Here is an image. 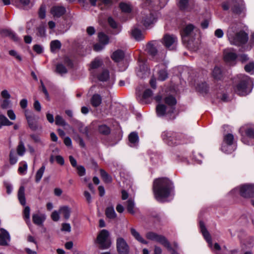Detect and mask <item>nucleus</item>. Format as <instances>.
<instances>
[{
  "instance_id": "nucleus-36",
  "label": "nucleus",
  "mask_w": 254,
  "mask_h": 254,
  "mask_svg": "<svg viewBox=\"0 0 254 254\" xmlns=\"http://www.w3.org/2000/svg\"><path fill=\"white\" fill-rule=\"evenodd\" d=\"M62 46L61 43L58 40L52 41L50 43L51 51L53 53L56 52L57 50L61 49Z\"/></svg>"
},
{
  "instance_id": "nucleus-24",
  "label": "nucleus",
  "mask_w": 254,
  "mask_h": 254,
  "mask_svg": "<svg viewBox=\"0 0 254 254\" xmlns=\"http://www.w3.org/2000/svg\"><path fill=\"white\" fill-rule=\"evenodd\" d=\"M152 94L153 93L152 90L150 89H147L144 91L142 96H141L138 92H137L136 98L139 103L141 104L146 103V100L150 97L152 95Z\"/></svg>"
},
{
  "instance_id": "nucleus-6",
  "label": "nucleus",
  "mask_w": 254,
  "mask_h": 254,
  "mask_svg": "<svg viewBox=\"0 0 254 254\" xmlns=\"http://www.w3.org/2000/svg\"><path fill=\"white\" fill-rule=\"evenodd\" d=\"M224 10H227L231 8L233 13L245 16L246 8L243 0H232L231 1L224 2L222 4Z\"/></svg>"
},
{
  "instance_id": "nucleus-49",
  "label": "nucleus",
  "mask_w": 254,
  "mask_h": 254,
  "mask_svg": "<svg viewBox=\"0 0 254 254\" xmlns=\"http://www.w3.org/2000/svg\"><path fill=\"white\" fill-rule=\"evenodd\" d=\"M0 107L2 109H7L12 107V103L10 99H5L1 101Z\"/></svg>"
},
{
  "instance_id": "nucleus-7",
  "label": "nucleus",
  "mask_w": 254,
  "mask_h": 254,
  "mask_svg": "<svg viewBox=\"0 0 254 254\" xmlns=\"http://www.w3.org/2000/svg\"><path fill=\"white\" fill-rule=\"evenodd\" d=\"M161 137L165 143L170 146L184 143V135L172 131H164L162 133Z\"/></svg>"
},
{
  "instance_id": "nucleus-27",
  "label": "nucleus",
  "mask_w": 254,
  "mask_h": 254,
  "mask_svg": "<svg viewBox=\"0 0 254 254\" xmlns=\"http://www.w3.org/2000/svg\"><path fill=\"white\" fill-rule=\"evenodd\" d=\"M108 23L110 26L113 28L114 30L113 34H118L121 31V26L114 20V19L110 17L108 19Z\"/></svg>"
},
{
  "instance_id": "nucleus-38",
  "label": "nucleus",
  "mask_w": 254,
  "mask_h": 254,
  "mask_svg": "<svg viewBox=\"0 0 254 254\" xmlns=\"http://www.w3.org/2000/svg\"><path fill=\"white\" fill-rule=\"evenodd\" d=\"M119 6L122 11L124 13H129L131 12L132 7L130 3L121 2Z\"/></svg>"
},
{
  "instance_id": "nucleus-63",
  "label": "nucleus",
  "mask_w": 254,
  "mask_h": 254,
  "mask_svg": "<svg viewBox=\"0 0 254 254\" xmlns=\"http://www.w3.org/2000/svg\"><path fill=\"white\" fill-rule=\"evenodd\" d=\"M105 45L101 43L100 42L99 43H97L94 46V50L96 52H99L102 50L105 47Z\"/></svg>"
},
{
  "instance_id": "nucleus-43",
  "label": "nucleus",
  "mask_w": 254,
  "mask_h": 254,
  "mask_svg": "<svg viewBox=\"0 0 254 254\" xmlns=\"http://www.w3.org/2000/svg\"><path fill=\"white\" fill-rule=\"evenodd\" d=\"M45 165H43L42 167L37 171L36 172V175H35V181L37 183H38L40 182V181L41 180L43 174L45 170Z\"/></svg>"
},
{
  "instance_id": "nucleus-34",
  "label": "nucleus",
  "mask_w": 254,
  "mask_h": 254,
  "mask_svg": "<svg viewBox=\"0 0 254 254\" xmlns=\"http://www.w3.org/2000/svg\"><path fill=\"white\" fill-rule=\"evenodd\" d=\"M90 101L92 106L97 107L101 104L102 102V98L100 95L94 94L92 97Z\"/></svg>"
},
{
  "instance_id": "nucleus-12",
  "label": "nucleus",
  "mask_w": 254,
  "mask_h": 254,
  "mask_svg": "<svg viewBox=\"0 0 254 254\" xmlns=\"http://www.w3.org/2000/svg\"><path fill=\"white\" fill-rule=\"evenodd\" d=\"M163 44L169 50H176L178 44V40L174 35L166 34L163 39Z\"/></svg>"
},
{
  "instance_id": "nucleus-42",
  "label": "nucleus",
  "mask_w": 254,
  "mask_h": 254,
  "mask_svg": "<svg viewBox=\"0 0 254 254\" xmlns=\"http://www.w3.org/2000/svg\"><path fill=\"white\" fill-rule=\"evenodd\" d=\"M3 34L4 35L9 37L11 39H12L14 41H18L19 40V38L16 35V34L10 30H4L3 31Z\"/></svg>"
},
{
  "instance_id": "nucleus-17",
  "label": "nucleus",
  "mask_w": 254,
  "mask_h": 254,
  "mask_svg": "<svg viewBox=\"0 0 254 254\" xmlns=\"http://www.w3.org/2000/svg\"><path fill=\"white\" fill-rule=\"evenodd\" d=\"M11 240L9 232L3 228H0V246H7Z\"/></svg>"
},
{
  "instance_id": "nucleus-10",
  "label": "nucleus",
  "mask_w": 254,
  "mask_h": 254,
  "mask_svg": "<svg viewBox=\"0 0 254 254\" xmlns=\"http://www.w3.org/2000/svg\"><path fill=\"white\" fill-rule=\"evenodd\" d=\"M109 234L107 230L103 229L98 234L96 243L99 245L101 249H107L111 245V242L109 239Z\"/></svg>"
},
{
  "instance_id": "nucleus-14",
  "label": "nucleus",
  "mask_w": 254,
  "mask_h": 254,
  "mask_svg": "<svg viewBox=\"0 0 254 254\" xmlns=\"http://www.w3.org/2000/svg\"><path fill=\"white\" fill-rule=\"evenodd\" d=\"M138 22H140L146 27H149L156 21V17L151 12L145 14L141 13V15L137 18Z\"/></svg>"
},
{
  "instance_id": "nucleus-54",
  "label": "nucleus",
  "mask_w": 254,
  "mask_h": 254,
  "mask_svg": "<svg viewBox=\"0 0 254 254\" xmlns=\"http://www.w3.org/2000/svg\"><path fill=\"white\" fill-rule=\"evenodd\" d=\"M56 71L61 75H63L67 73V70L63 64H59L56 66Z\"/></svg>"
},
{
  "instance_id": "nucleus-28",
  "label": "nucleus",
  "mask_w": 254,
  "mask_h": 254,
  "mask_svg": "<svg viewBox=\"0 0 254 254\" xmlns=\"http://www.w3.org/2000/svg\"><path fill=\"white\" fill-rule=\"evenodd\" d=\"M126 208L127 211L131 214H134L135 213V207L134 200L132 198H129L126 202Z\"/></svg>"
},
{
  "instance_id": "nucleus-23",
  "label": "nucleus",
  "mask_w": 254,
  "mask_h": 254,
  "mask_svg": "<svg viewBox=\"0 0 254 254\" xmlns=\"http://www.w3.org/2000/svg\"><path fill=\"white\" fill-rule=\"evenodd\" d=\"M139 137L136 132H132L128 135V145L131 147L136 148L138 146Z\"/></svg>"
},
{
  "instance_id": "nucleus-3",
  "label": "nucleus",
  "mask_w": 254,
  "mask_h": 254,
  "mask_svg": "<svg viewBox=\"0 0 254 254\" xmlns=\"http://www.w3.org/2000/svg\"><path fill=\"white\" fill-rule=\"evenodd\" d=\"M241 28V23L233 22L229 27L227 36L230 43L236 46H240L246 43L248 40V34L243 31L238 32Z\"/></svg>"
},
{
  "instance_id": "nucleus-13",
  "label": "nucleus",
  "mask_w": 254,
  "mask_h": 254,
  "mask_svg": "<svg viewBox=\"0 0 254 254\" xmlns=\"http://www.w3.org/2000/svg\"><path fill=\"white\" fill-rule=\"evenodd\" d=\"M93 75L96 76L97 79L101 82L109 81L108 83V86L109 87H111L115 82V79L110 78V73L108 69H103L102 70L99 71L98 73H95Z\"/></svg>"
},
{
  "instance_id": "nucleus-46",
  "label": "nucleus",
  "mask_w": 254,
  "mask_h": 254,
  "mask_svg": "<svg viewBox=\"0 0 254 254\" xmlns=\"http://www.w3.org/2000/svg\"><path fill=\"white\" fill-rule=\"evenodd\" d=\"M27 170V164L25 161L21 162L18 169L19 173L21 175H25Z\"/></svg>"
},
{
  "instance_id": "nucleus-16",
  "label": "nucleus",
  "mask_w": 254,
  "mask_h": 254,
  "mask_svg": "<svg viewBox=\"0 0 254 254\" xmlns=\"http://www.w3.org/2000/svg\"><path fill=\"white\" fill-rule=\"evenodd\" d=\"M117 249L119 254H128L129 248L126 241L122 238L117 240Z\"/></svg>"
},
{
  "instance_id": "nucleus-47",
  "label": "nucleus",
  "mask_w": 254,
  "mask_h": 254,
  "mask_svg": "<svg viewBox=\"0 0 254 254\" xmlns=\"http://www.w3.org/2000/svg\"><path fill=\"white\" fill-rule=\"evenodd\" d=\"M98 38L99 42L102 44H104V45H106L109 43V39L108 36L103 32L99 33Z\"/></svg>"
},
{
  "instance_id": "nucleus-33",
  "label": "nucleus",
  "mask_w": 254,
  "mask_h": 254,
  "mask_svg": "<svg viewBox=\"0 0 254 254\" xmlns=\"http://www.w3.org/2000/svg\"><path fill=\"white\" fill-rule=\"evenodd\" d=\"M160 66L156 67V68H158V80L160 81H164L168 78V73L166 68H163L159 69Z\"/></svg>"
},
{
  "instance_id": "nucleus-61",
  "label": "nucleus",
  "mask_w": 254,
  "mask_h": 254,
  "mask_svg": "<svg viewBox=\"0 0 254 254\" xmlns=\"http://www.w3.org/2000/svg\"><path fill=\"white\" fill-rule=\"evenodd\" d=\"M229 145L228 144H222V146H221V150L225 153H227V154L231 153L235 150H230L229 149L230 148H229Z\"/></svg>"
},
{
  "instance_id": "nucleus-45",
  "label": "nucleus",
  "mask_w": 254,
  "mask_h": 254,
  "mask_svg": "<svg viewBox=\"0 0 254 254\" xmlns=\"http://www.w3.org/2000/svg\"><path fill=\"white\" fill-rule=\"evenodd\" d=\"M30 137L33 140L34 142L41 146H44V143L41 139L39 135L35 133L31 134Z\"/></svg>"
},
{
  "instance_id": "nucleus-56",
  "label": "nucleus",
  "mask_w": 254,
  "mask_h": 254,
  "mask_svg": "<svg viewBox=\"0 0 254 254\" xmlns=\"http://www.w3.org/2000/svg\"><path fill=\"white\" fill-rule=\"evenodd\" d=\"M245 70L246 72L253 74L254 73V63L250 62L245 66Z\"/></svg>"
},
{
  "instance_id": "nucleus-4",
  "label": "nucleus",
  "mask_w": 254,
  "mask_h": 254,
  "mask_svg": "<svg viewBox=\"0 0 254 254\" xmlns=\"http://www.w3.org/2000/svg\"><path fill=\"white\" fill-rule=\"evenodd\" d=\"M236 80L238 83L234 88L235 92L240 96H246L251 92L253 81L248 76L240 74L237 75Z\"/></svg>"
},
{
  "instance_id": "nucleus-20",
  "label": "nucleus",
  "mask_w": 254,
  "mask_h": 254,
  "mask_svg": "<svg viewBox=\"0 0 254 254\" xmlns=\"http://www.w3.org/2000/svg\"><path fill=\"white\" fill-rule=\"evenodd\" d=\"M66 12L65 8L63 6L55 5L51 7L50 13L54 17L59 18L63 16Z\"/></svg>"
},
{
  "instance_id": "nucleus-37",
  "label": "nucleus",
  "mask_w": 254,
  "mask_h": 254,
  "mask_svg": "<svg viewBox=\"0 0 254 254\" xmlns=\"http://www.w3.org/2000/svg\"><path fill=\"white\" fill-rule=\"evenodd\" d=\"M131 35L136 41H140L143 39L141 31L137 28H134L132 30Z\"/></svg>"
},
{
  "instance_id": "nucleus-48",
  "label": "nucleus",
  "mask_w": 254,
  "mask_h": 254,
  "mask_svg": "<svg viewBox=\"0 0 254 254\" xmlns=\"http://www.w3.org/2000/svg\"><path fill=\"white\" fill-rule=\"evenodd\" d=\"M212 75L214 78L220 79L222 76L221 68L218 67H215L212 71Z\"/></svg>"
},
{
  "instance_id": "nucleus-53",
  "label": "nucleus",
  "mask_w": 254,
  "mask_h": 254,
  "mask_svg": "<svg viewBox=\"0 0 254 254\" xmlns=\"http://www.w3.org/2000/svg\"><path fill=\"white\" fill-rule=\"evenodd\" d=\"M55 123L57 126H65L67 125L65 120L60 115H57L55 118Z\"/></svg>"
},
{
  "instance_id": "nucleus-8",
  "label": "nucleus",
  "mask_w": 254,
  "mask_h": 254,
  "mask_svg": "<svg viewBox=\"0 0 254 254\" xmlns=\"http://www.w3.org/2000/svg\"><path fill=\"white\" fill-rule=\"evenodd\" d=\"M146 237L149 240L159 243L165 247H166L167 250L171 253L172 254H178L171 247L170 243L164 236L158 235L157 234L154 232H149L146 233Z\"/></svg>"
},
{
  "instance_id": "nucleus-35",
  "label": "nucleus",
  "mask_w": 254,
  "mask_h": 254,
  "mask_svg": "<svg viewBox=\"0 0 254 254\" xmlns=\"http://www.w3.org/2000/svg\"><path fill=\"white\" fill-rule=\"evenodd\" d=\"M146 51L147 52L152 56V57H154L157 54V49L154 44L152 43H149L146 47Z\"/></svg>"
},
{
  "instance_id": "nucleus-5",
  "label": "nucleus",
  "mask_w": 254,
  "mask_h": 254,
  "mask_svg": "<svg viewBox=\"0 0 254 254\" xmlns=\"http://www.w3.org/2000/svg\"><path fill=\"white\" fill-rule=\"evenodd\" d=\"M232 197L240 195L245 198L254 197V184H244L232 190L229 193Z\"/></svg>"
},
{
  "instance_id": "nucleus-9",
  "label": "nucleus",
  "mask_w": 254,
  "mask_h": 254,
  "mask_svg": "<svg viewBox=\"0 0 254 254\" xmlns=\"http://www.w3.org/2000/svg\"><path fill=\"white\" fill-rule=\"evenodd\" d=\"M223 58L227 64L234 66L237 64L238 55L234 49L227 48L223 50Z\"/></svg>"
},
{
  "instance_id": "nucleus-41",
  "label": "nucleus",
  "mask_w": 254,
  "mask_h": 254,
  "mask_svg": "<svg viewBox=\"0 0 254 254\" xmlns=\"http://www.w3.org/2000/svg\"><path fill=\"white\" fill-rule=\"evenodd\" d=\"M13 125V123L3 115L0 114V128L3 126H10Z\"/></svg>"
},
{
  "instance_id": "nucleus-51",
  "label": "nucleus",
  "mask_w": 254,
  "mask_h": 254,
  "mask_svg": "<svg viewBox=\"0 0 254 254\" xmlns=\"http://www.w3.org/2000/svg\"><path fill=\"white\" fill-rule=\"evenodd\" d=\"M30 209L29 206H26L23 211V217L27 224L30 223Z\"/></svg>"
},
{
  "instance_id": "nucleus-29",
  "label": "nucleus",
  "mask_w": 254,
  "mask_h": 254,
  "mask_svg": "<svg viewBox=\"0 0 254 254\" xmlns=\"http://www.w3.org/2000/svg\"><path fill=\"white\" fill-rule=\"evenodd\" d=\"M124 56L125 53L123 51L118 50L113 53L111 58L115 62H120L124 59Z\"/></svg>"
},
{
  "instance_id": "nucleus-11",
  "label": "nucleus",
  "mask_w": 254,
  "mask_h": 254,
  "mask_svg": "<svg viewBox=\"0 0 254 254\" xmlns=\"http://www.w3.org/2000/svg\"><path fill=\"white\" fill-rule=\"evenodd\" d=\"M199 228L200 229V231L204 238L207 242L209 247L214 250L220 251L221 249V247L218 243H215L213 247H212L211 237L209 232L207 230L206 228H205L203 222L202 221H199Z\"/></svg>"
},
{
  "instance_id": "nucleus-40",
  "label": "nucleus",
  "mask_w": 254,
  "mask_h": 254,
  "mask_svg": "<svg viewBox=\"0 0 254 254\" xmlns=\"http://www.w3.org/2000/svg\"><path fill=\"white\" fill-rule=\"evenodd\" d=\"M16 151L17 154L20 156H23L24 155L26 152V148L24 143L22 140L19 141L16 148Z\"/></svg>"
},
{
  "instance_id": "nucleus-58",
  "label": "nucleus",
  "mask_w": 254,
  "mask_h": 254,
  "mask_svg": "<svg viewBox=\"0 0 254 254\" xmlns=\"http://www.w3.org/2000/svg\"><path fill=\"white\" fill-rule=\"evenodd\" d=\"M3 185L6 188L7 193L10 194L12 192L13 190L12 185L7 181L3 182Z\"/></svg>"
},
{
  "instance_id": "nucleus-55",
  "label": "nucleus",
  "mask_w": 254,
  "mask_h": 254,
  "mask_svg": "<svg viewBox=\"0 0 254 254\" xmlns=\"http://www.w3.org/2000/svg\"><path fill=\"white\" fill-rule=\"evenodd\" d=\"M99 131L103 134L107 135L110 132V128L105 125H101L98 128Z\"/></svg>"
},
{
  "instance_id": "nucleus-15",
  "label": "nucleus",
  "mask_w": 254,
  "mask_h": 254,
  "mask_svg": "<svg viewBox=\"0 0 254 254\" xmlns=\"http://www.w3.org/2000/svg\"><path fill=\"white\" fill-rule=\"evenodd\" d=\"M194 28L193 25L188 24L183 29L181 33L183 42L189 43L190 40H192Z\"/></svg>"
},
{
  "instance_id": "nucleus-18",
  "label": "nucleus",
  "mask_w": 254,
  "mask_h": 254,
  "mask_svg": "<svg viewBox=\"0 0 254 254\" xmlns=\"http://www.w3.org/2000/svg\"><path fill=\"white\" fill-rule=\"evenodd\" d=\"M25 117L28 124V126L33 131L37 130L39 128L41 129V127H39L37 124V121H36L34 115L31 113H25Z\"/></svg>"
},
{
  "instance_id": "nucleus-19",
  "label": "nucleus",
  "mask_w": 254,
  "mask_h": 254,
  "mask_svg": "<svg viewBox=\"0 0 254 254\" xmlns=\"http://www.w3.org/2000/svg\"><path fill=\"white\" fill-rule=\"evenodd\" d=\"M194 0H180L179 6L184 11H190L194 7Z\"/></svg>"
},
{
  "instance_id": "nucleus-62",
  "label": "nucleus",
  "mask_w": 254,
  "mask_h": 254,
  "mask_svg": "<svg viewBox=\"0 0 254 254\" xmlns=\"http://www.w3.org/2000/svg\"><path fill=\"white\" fill-rule=\"evenodd\" d=\"M76 169L77 171V173L79 176L81 177L85 175L86 170L85 168L83 166L80 165L77 166Z\"/></svg>"
},
{
  "instance_id": "nucleus-21",
  "label": "nucleus",
  "mask_w": 254,
  "mask_h": 254,
  "mask_svg": "<svg viewBox=\"0 0 254 254\" xmlns=\"http://www.w3.org/2000/svg\"><path fill=\"white\" fill-rule=\"evenodd\" d=\"M46 219V214L40 213L39 211L32 214V221L38 226H42Z\"/></svg>"
},
{
  "instance_id": "nucleus-22",
  "label": "nucleus",
  "mask_w": 254,
  "mask_h": 254,
  "mask_svg": "<svg viewBox=\"0 0 254 254\" xmlns=\"http://www.w3.org/2000/svg\"><path fill=\"white\" fill-rule=\"evenodd\" d=\"M139 68L137 70V75L141 78L145 77L148 73V67L143 61L139 60L138 61Z\"/></svg>"
},
{
  "instance_id": "nucleus-1",
  "label": "nucleus",
  "mask_w": 254,
  "mask_h": 254,
  "mask_svg": "<svg viewBox=\"0 0 254 254\" xmlns=\"http://www.w3.org/2000/svg\"><path fill=\"white\" fill-rule=\"evenodd\" d=\"M153 190L154 197L160 202L172 199L174 195V186L171 180L167 178L156 179L153 181Z\"/></svg>"
},
{
  "instance_id": "nucleus-57",
  "label": "nucleus",
  "mask_w": 254,
  "mask_h": 254,
  "mask_svg": "<svg viewBox=\"0 0 254 254\" xmlns=\"http://www.w3.org/2000/svg\"><path fill=\"white\" fill-rule=\"evenodd\" d=\"M39 16L41 19H44L46 17V6L42 5L39 10Z\"/></svg>"
},
{
  "instance_id": "nucleus-39",
  "label": "nucleus",
  "mask_w": 254,
  "mask_h": 254,
  "mask_svg": "<svg viewBox=\"0 0 254 254\" xmlns=\"http://www.w3.org/2000/svg\"><path fill=\"white\" fill-rule=\"evenodd\" d=\"M105 214L109 219H114L116 217L117 214L113 206L108 207L105 211Z\"/></svg>"
},
{
  "instance_id": "nucleus-32",
  "label": "nucleus",
  "mask_w": 254,
  "mask_h": 254,
  "mask_svg": "<svg viewBox=\"0 0 254 254\" xmlns=\"http://www.w3.org/2000/svg\"><path fill=\"white\" fill-rule=\"evenodd\" d=\"M18 198L19 202L22 205H25L26 204V199L25 196V188L23 186H21L18 191Z\"/></svg>"
},
{
  "instance_id": "nucleus-64",
  "label": "nucleus",
  "mask_w": 254,
  "mask_h": 254,
  "mask_svg": "<svg viewBox=\"0 0 254 254\" xmlns=\"http://www.w3.org/2000/svg\"><path fill=\"white\" fill-rule=\"evenodd\" d=\"M9 54L14 57L15 58H16L17 60H18L19 61H21L22 60V58L21 56L17 53V52L15 50H11L9 51Z\"/></svg>"
},
{
  "instance_id": "nucleus-2",
  "label": "nucleus",
  "mask_w": 254,
  "mask_h": 254,
  "mask_svg": "<svg viewBox=\"0 0 254 254\" xmlns=\"http://www.w3.org/2000/svg\"><path fill=\"white\" fill-rule=\"evenodd\" d=\"M154 99L156 102L159 103L156 108L157 116L159 117L168 116V119H174L175 117L173 113L175 109V106L177 103L175 98L172 96H168L165 98L164 101L167 105V107L161 103V96H156Z\"/></svg>"
},
{
  "instance_id": "nucleus-52",
  "label": "nucleus",
  "mask_w": 254,
  "mask_h": 254,
  "mask_svg": "<svg viewBox=\"0 0 254 254\" xmlns=\"http://www.w3.org/2000/svg\"><path fill=\"white\" fill-rule=\"evenodd\" d=\"M197 90L202 93H206L208 91V87L205 82H202L197 85Z\"/></svg>"
},
{
  "instance_id": "nucleus-30",
  "label": "nucleus",
  "mask_w": 254,
  "mask_h": 254,
  "mask_svg": "<svg viewBox=\"0 0 254 254\" xmlns=\"http://www.w3.org/2000/svg\"><path fill=\"white\" fill-rule=\"evenodd\" d=\"M130 233L131 235L134 238V239L139 242L144 244H148L147 241L145 240L140 235L139 233L137 232L134 228H130Z\"/></svg>"
},
{
  "instance_id": "nucleus-59",
  "label": "nucleus",
  "mask_w": 254,
  "mask_h": 254,
  "mask_svg": "<svg viewBox=\"0 0 254 254\" xmlns=\"http://www.w3.org/2000/svg\"><path fill=\"white\" fill-rule=\"evenodd\" d=\"M29 2L30 0H18L16 5L17 6L21 8L28 5Z\"/></svg>"
},
{
  "instance_id": "nucleus-31",
  "label": "nucleus",
  "mask_w": 254,
  "mask_h": 254,
  "mask_svg": "<svg viewBox=\"0 0 254 254\" xmlns=\"http://www.w3.org/2000/svg\"><path fill=\"white\" fill-rule=\"evenodd\" d=\"M59 212L63 215L65 219H68L70 216L71 209L67 205L62 206L60 207Z\"/></svg>"
},
{
  "instance_id": "nucleus-60",
  "label": "nucleus",
  "mask_w": 254,
  "mask_h": 254,
  "mask_svg": "<svg viewBox=\"0 0 254 254\" xmlns=\"http://www.w3.org/2000/svg\"><path fill=\"white\" fill-rule=\"evenodd\" d=\"M61 231L65 232H70L71 231V226L69 223H64L62 225Z\"/></svg>"
},
{
  "instance_id": "nucleus-25",
  "label": "nucleus",
  "mask_w": 254,
  "mask_h": 254,
  "mask_svg": "<svg viewBox=\"0 0 254 254\" xmlns=\"http://www.w3.org/2000/svg\"><path fill=\"white\" fill-rule=\"evenodd\" d=\"M222 144H229L230 150H235L236 149V145L234 142V136L231 133H228L224 135Z\"/></svg>"
},
{
  "instance_id": "nucleus-44",
  "label": "nucleus",
  "mask_w": 254,
  "mask_h": 254,
  "mask_svg": "<svg viewBox=\"0 0 254 254\" xmlns=\"http://www.w3.org/2000/svg\"><path fill=\"white\" fill-rule=\"evenodd\" d=\"M18 161V157L14 149H11L9 152V163L11 165L15 164Z\"/></svg>"
},
{
  "instance_id": "nucleus-26",
  "label": "nucleus",
  "mask_w": 254,
  "mask_h": 254,
  "mask_svg": "<svg viewBox=\"0 0 254 254\" xmlns=\"http://www.w3.org/2000/svg\"><path fill=\"white\" fill-rule=\"evenodd\" d=\"M102 64L103 61L102 60L98 58L95 59V60L91 62L90 64V70L91 71V73L93 75L95 73V69L101 66Z\"/></svg>"
},
{
  "instance_id": "nucleus-50",
  "label": "nucleus",
  "mask_w": 254,
  "mask_h": 254,
  "mask_svg": "<svg viewBox=\"0 0 254 254\" xmlns=\"http://www.w3.org/2000/svg\"><path fill=\"white\" fill-rule=\"evenodd\" d=\"M100 175L104 182L106 183H110L112 181L111 177L108 174V173L103 169H100Z\"/></svg>"
}]
</instances>
